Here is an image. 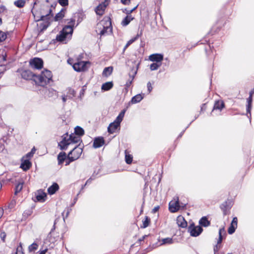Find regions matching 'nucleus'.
<instances>
[{
    "label": "nucleus",
    "mask_w": 254,
    "mask_h": 254,
    "mask_svg": "<svg viewBox=\"0 0 254 254\" xmlns=\"http://www.w3.org/2000/svg\"><path fill=\"white\" fill-rule=\"evenodd\" d=\"M224 107V103L223 101H217L215 102L214 107H213V110H219L220 111H221V110Z\"/></svg>",
    "instance_id": "22"
},
{
    "label": "nucleus",
    "mask_w": 254,
    "mask_h": 254,
    "mask_svg": "<svg viewBox=\"0 0 254 254\" xmlns=\"http://www.w3.org/2000/svg\"><path fill=\"white\" fill-rule=\"evenodd\" d=\"M75 134H71L68 136L67 133L63 136L62 140L59 143V146L61 150H66L68 146L71 144L77 143L80 141L79 136H76Z\"/></svg>",
    "instance_id": "1"
},
{
    "label": "nucleus",
    "mask_w": 254,
    "mask_h": 254,
    "mask_svg": "<svg viewBox=\"0 0 254 254\" xmlns=\"http://www.w3.org/2000/svg\"><path fill=\"white\" fill-rule=\"evenodd\" d=\"M3 214V211L2 210L0 209V218L1 217Z\"/></svg>",
    "instance_id": "62"
},
{
    "label": "nucleus",
    "mask_w": 254,
    "mask_h": 254,
    "mask_svg": "<svg viewBox=\"0 0 254 254\" xmlns=\"http://www.w3.org/2000/svg\"><path fill=\"white\" fill-rule=\"evenodd\" d=\"M82 152V148L76 146L68 153V155L71 156L72 160H76L79 158Z\"/></svg>",
    "instance_id": "10"
},
{
    "label": "nucleus",
    "mask_w": 254,
    "mask_h": 254,
    "mask_svg": "<svg viewBox=\"0 0 254 254\" xmlns=\"http://www.w3.org/2000/svg\"><path fill=\"white\" fill-rule=\"evenodd\" d=\"M133 18L131 15H127L122 21V25L124 26L127 25Z\"/></svg>",
    "instance_id": "24"
},
{
    "label": "nucleus",
    "mask_w": 254,
    "mask_h": 254,
    "mask_svg": "<svg viewBox=\"0 0 254 254\" xmlns=\"http://www.w3.org/2000/svg\"><path fill=\"white\" fill-rule=\"evenodd\" d=\"M150 221V218L146 216L145 218V220L142 221L143 225L141 227H142L143 228L147 227L149 226Z\"/></svg>",
    "instance_id": "36"
},
{
    "label": "nucleus",
    "mask_w": 254,
    "mask_h": 254,
    "mask_svg": "<svg viewBox=\"0 0 254 254\" xmlns=\"http://www.w3.org/2000/svg\"><path fill=\"white\" fill-rule=\"evenodd\" d=\"M0 238L1 239V240L4 242L5 238L6 237L5 233L4 232H1L0 234Z\"/></svg>",
    "instance_id": "48"
},
{
    "label": "nucleus",
    "mask_w": 254,
    "mask_h": 254,
    "mask_svg": "<svg viewBox=\"0 0 254 254\" xmlns=\"http://www.w3.org/2000/svg\"><path fill=\"white\" fill-rule=\"evenodd\" d=\"M63 17H64V14H63V13L61 11V12H60L58 13L56 15V16H55V17L54 19H55V21H58V20H60V19H62V18H63Z\"/></svg>",
    "instance_id": "40"
},
{
    "label": "nucleus",
    "mask_w": 254,
    "mask_h": 254,
    "mask_svg": "<svg viewBox=\"0 0 254 254\" xmlns=\"http://www.w3.org/2000/svg\"><path fill=\"white\" fill-rule=\"evenodd\" d=\"M202 230V228L200 226H195L193 223L191 224L188 228V231L190 233V236L193 237H197L199 235Z\"/></svg>",
    "instance_id": "8"
},
{
    "label": "nucleus",
    "mask_w": 254,
    "mask_h": 254,
    "mask_svg": "<svg viewBox=\"0 0 254 254\" xmlns=\"http://www.w3.org/2000/svg\"><path fill=\"white\" fill-rule=\"evenodd\" d=\"M75 95L76 92L73 89L70 87H69L67 89V93L66 95L67 96L68 99H72L75 96Z\"/></svg>",
    "instance_id": "23"
},
{
    "label": "nucleus",
    "mask_w": 254,
    "mask_h": 254,
    "mask_svg": "<svg viewBox=\"0 0 254 254\" xmlns=\"http://www.w3.org/2000/svg\"><path fill=\"white\" fill-rule=\"evenodd\" d=\"M113 71V67L112 66L107 67L104 68L103 74L105 76L109 75L111 74Z\"/></svg>",
    "instance_id": "33"
},
{
    "label": "nucleus",
    "mask_w": 254,
    "mask_h": 254,
    "mask_svg": "<svg viewBox=\"0 0 254 254\" xmlns=\"http://www.w3.org/2000/svg\"><path fill=\"white\" fill-rule=\"evenodd\" d=\"M121 2L124 4H127L129 3L130 0H121Z\"/></svg>",
    "instance_id": "53"
},
{
    "label": "nucleus",
    "mask_w": 254,
    "mask_h": 254,
    "mask_svg": "<svg viewBox=\"0 0 254 254\" xmlns=\"http://www.w3.org/2000/svg\"><path fill=\"white\" fill-rule=\"evenodd\" d=\"M6 33L0 30V42L4 41L6 39Z\"/></svg>",
    "instance_id": "41"
},
{
    "label": "nucleus",
    "mask_w": 254,
    "mask_h": 254,
    "mask_svg": "<svg viewBox=\"0 0 254 254\" xmlns=\"http://www.w3.org/2000/svg\"><path fill=\"white\" fill-rule=\"evenodd\" d=\"M31 152H34V154L35 153V149L34 148H33V149H32L31 151H30Z\"/></svg>",
    "instance_id": "63"
},
{
    "label": "nucleus",
    "mask_w": 254,
    "mask_h": 254,
    "mask_svg": "<svg viewBox=\"0 0 254 254\" xmlns=\"http://www.w3.org/2000/svg\"><path fill=\"white\" fill-rule=\"evenodd\" d=\"M24 157H25V159H29V160H30V159L32 157V155L29 152L27 153Z\"/></svg>",
    "instance_id": "52"
},
{
    "label": "nucleus",
    "mask_w": 254,
    "mask_h": 254,
    "mask_svg": "<svg viewBox=\"0 0 254 254\" xmlns=\"http://www.w3.org/2000/svg\"><path fill=\"white\" fill-rule=\"evenodd\" d=\"M84 92H85V90L83 88H82L80 90V93H79V97H78L80 99V100L82 99V97L84 96Z\"/></svg>",
    "instance_id": "47"
},
{
    "label": "nucleus",
    "mask_w": 254,
    "mask_h": 254,
    "mask_svg": "<svg viewBox=\"0 0 254 254\" xmlns=\"http://www.w3.org/2000/svg\"><path fill=\"white\" fill-rule=\"evenodd\" d=\"M137 7V5H136V6H135L134 7H133L132 9H130V10H127L126 9V13L128 14L131 13L132 12H133Z\"/></svg>",
    "instance_id": "50"
},
{
    "label": "nucleus",
    "mask_w": 254,
    "mask_h": 254,
    "mask_svg": "<svg viewBox=\"0 0 254 254\" xmlns=\"http://www.w3.org/2000/svg\"><path fill=\"white\" fill-rule=\"evenodd\" d=\"M68 98L67 96L65 95H63L62 96V99L64 103H65Z\"/></svg>",
    "instance_id": "51"
},
{
    "label": "nucleus",
    "mask_w": 254,
    "mask_h": 254,
    "mask_svg": "<svg viewBox=\"0 0 254 254\" xmlns=\"http://www.w3.org/2000/svg\"><path fill=\"white\" fill-rule=\"evenodd\" d=\"M231 224L233 225L234 226H236L237 227V224H238L237 218L236 217H234Z\"/></svg>",
    "instance_id": "45"
},
{
    "label": "nucleus",
    "mask_w": 254,
    "mask_h": 254,
    "mask_svg": "<svg viewBox=\"0 0 254 254\" xmlns=\"http://www.w3.org/2000/svg\"><path fill=\"white\" fill-rule=\"evenodd\" d=\"M74 20H71L69 25L64 26L62 31L56 37V40L60 42L64 41L68 36H70L73 32V27L74 24Z\"/></svg>",
    "instance_id": "3"
},
{
    "label": "nucleus",
    "mask_w": 254,
    "mask_h": 254,
    "mask_svg": "<svg viewBox=\"0 0 254 254\" xmlns=\"http://www.w3.org/2000/svg\"><path fill=\"white\" fill-rule=\"evenodd\" d=\"M222 233H225V230H224V228H221L219 229V238H222Z\"/></svg>",
    "instance_id": "49"
},
{
    "label": "nucleus",
    "mask_w": 254,
    "mask_h": 254,
    "mask_svg": "<svg viewBox=\"0 0 254 254\" xmlns=\"http://www.w3.org/2000/svg\"><path fill=\"white\" fill-rule=\"evenodd\" d=\"M143 98V95L142 94H137L131 99V102L133 104H135L139 102Z\"/></svg>",
    "instance_id": "25"
},
{
    "label": "nucleus",
    "mask_w": 254,
    "mask_h": 254,
    "mask_svg": "<svg viewBox=\"0 0 254 254\" xmlns=\"http://www.w3.org/2000/svg\"><path fill=\"white\" fill-rule=\"evenodd\" d=\"M125 160L127 164H130L132 161V156L129 154L127 150H125Z\"/></svg>",
    "instance_id": "30"
},
{
    "label": "nucleus",
    "mask_w": 254,
    "mask_h": 254,
    "mask_svg": "<svg viewBox=\"0 0 254 254\" xmlns=\"http://www.w3.org/2000/svg\"><path fill=\"white\" fill-rule=\"evenodd\" d=\"M59 3L63 6H65L68 5V0H58Z\"/></svg>",
    "instance_id": "43"
},
{
    "label": "nucleus",
    "mask_w": 254,
    "mask_h": 254,
    "mask_svg": "<svg viewBox=\"0 0 254 254\" xmlns=\"http://www.w3.org/2000/svg\"><path fill=\"white\" fill-rule=\"evenodd\" d=\"M108 3L107 0H105L104 2L98 5L95 9L96 14L99 15H102L104 13L105 9Z\"/></svg>",
    "instance_id": "12"
},
{
    "label": "nucleus",
    "mask_w": 254,
    "mask_h": 254,
    "mask_svg": "<svg viewBox=\"0 0 254 254\" xmlns=\"http://www.w3.org/2000/svg\"><path fill=\"white\" fill-rule=\"evenodd\" d=\"M77 200V198H75L74 199V203L72 204V205H73L76 202V201Z\"/></svg>",
    "instance_id": "64"
},
{
    "label": "nucleus",
    "mask_w": 254,
    "mask_h": 254,
    "mask_svg": "<svg viewBox=\"0 0 254 254\" xmlns=\"http://www.w3.org/2000/svg\"><path fill=\"white\" fill-rule=\"evenodd\" d=\"M22 187H23V183H18L15 187V194H17L18 192H19L22 189Z\"/></svg>",
    "instance_id": "37"
},
{
    "label": "nucleus",
    "mask_w": 254,
    "mask_h": 254,
    "mask_svg": "<svg viewBox=\"0 0 254 254\" xmlns=\"http://www.w3.org/2000/svg\"><path fill=\"white\" fill-rule=\"evenodd\" d=\"M222 241V238H219L218 240H217V244H221Z\"/></svg>",
    "instance_id": "58"
},
{
    "label": "nucleus",
    "mask_w": 254,
    "mask_h": 254,
    "mask_svg": "<svg viewBox=\"0 0 254 254\" xmlns=\"http://www.w3.org/2000/svg\"><path fill=\"white\" fill-rule=\"evenodd\" d=\"M141 35V33H140V34H137V35L131 39L130 40H129L127 42V43L126 44V45H125L124 48V51H125L126 49L133 42H134L135 41H136L139 37H140Z\"/></svg>",
    "instance_id": "27"
},
{
    "label": "nucleus",
    "mask_w": 254,
    "mask_h": 254,
    "mask_svg": "<svg viewBox=\"0 0 254 254\" xmlns=\"http://www.w3.org/2000/svg\"><path fill=\"white\" fill-rule=\"evenodd\" d=\"M180 208L179 204V198L177 197L176 200H172L170 202L169 204V210L173 213L176 212L179 210Z\"/></svg>",
    "instance_id": "11"
},
{
    "label": "nucleus",
    "mask_w": 254,
    "mask_h": 254,
    "mask_svg": "<svg viewBox=\"0 0 254 254\" xmlns=\"http://www.w3.org/2000/svg\"><path fill=\"white\" fill-rule=\"evenodd\" d=\"M35 197L38 201H44L45 197H46V194L42 190H39L35 193Z\"/></svg>",
    "instance_id": "18"
},
{
    "label": "nucleus",
    "mask_w": 254,
    "mask_h": 254,
    "mask_svg": "<svg viewBox=\"0 0 254 254\" xmlns=\"http://www.w3.org/2000/svg\"><path fill=\"white\" fill-rule=\"evenodd\" d=\"M67 156L64 152H60L58 155V160L59 165L63 163L64 161L65 160Z\"/></svg>",
    "instance_id": "21"
},
{
    "label": "nucleus",
    "mask_w": 254,
    "mask_h": 254,
    "mask_svg": "<svg viewBox=\"0 0 254 254\" xmlns=\"http://www.w3.org/2000/svg\"><path fill=\"white\" fill-rule=\"evenodd\" d=\"M92 180V178H89L88 180H87V181H86V183H85V185L88 184H90L91 183V181Z\"/></svg>",
    "instance_id": "57"
},
{
    "label": "nucleus",
    "mask_w": 254,
    "mask_h": 254,
    "mask_svg": "<svg viewBox=\"0 0 254 254\" xmlns=\"http://www.w3.org/2000/svg\"><path fill=\"white\" fill-rule=\"evenodd\" d=\"M75 134L79 136H82L84 133V129L80 127L77 126L74 128Z\"/></svg>",
    "instance_id": "28"
},
{
    "label": "nucleus",
    "mask_w": 254,
    "mask_h": 254,
    "mask_svg": "<svg viewBox=\"0 0 254 254\" xmlns=\"http://www.w3.org/2000/svg\"><path fill=\"white\" fill-rule=\"evenodd\" d=\"M223 214H224V215H225L228 214V211L227 210V209H223Z\"/></svg>",
    "instance_id": "59"
},
{
    "label": "nucleus",
    "mask_w": 254,
    "mask_h": 254,
    "mask_svg": "<svg viewBox=\"0 0 254 254\" xmlns=\"http://www.w3.org/2000/svg\"><path fill=\"white\" fill-rule=\"evenodd\" d=\"M67 63L70 64H72L73 69L78 72L85 70L86 69V64L89 63V62L84 61H77L73 63V60L71 59L67 60Z\"/></svg>",
    "instance_id": "5"
},
{
    "label": "nucleus",
    "mask_w": 254,
    "mask_h": 254,
    "mask_svg": "<svg viewBox=\"0 0 254 254\" xmlns=\"http://www.w3.org/2000/svg\"><path fill=\"white\" fill-rule=\"evenodd\" d=\"M125 113V110L122 111L116 118L114 122L109 125L108 127V131L109 133H113L115 132L118 128L120 127V124L123 120Z\"/></svg>",
    "instance_id": "4"
},
{
    "label": "nucleus",
    "mask_w": 254,
    "mask_h": 254,
    "mask_svg": "<svg viewBox=\"0 0 254 254\" xmlns=\"http://www.w3.org/2000/svg\"><path fill=\"white\" fill-rule=\"evenodd\" d=\"M52 72L50 70L45 69L41 72V74L36 75L34 78V81L36 84L44 87L52 81Z\"/></svg>",
    "instance_id": "2"
},
{
    "label": "nucleus",
    "mask_w": 254,
    "mask_h": 254,
    "mask_svg": "<svg viewBox=\"0 0 254 254\" xmlns=\"http://www.w3.org/2000/svg\"><path fill=\"white\" fill-rule=\"evenodd\" d=\"M29 64L32 68L39 69L43 67V62L40 58H34L30 60Z\"/></svg>",
    "instance_id": "7"
},
{
    "label": "nucleus",
    "mask_w": 254,
    "mask_h": 254,
    "mask_svg": "<svg viewBox=\"0 0 254 254\" xmlns=\"http://www.w3.org/2000/svg\"><path fill=\"white\" fill-rule=\"evenodd\" d=\"M38 248V245L36 243H33L30 245L28 247V251L29 252H34Z\"/></svg>",
    "instance_id": "34"
},
{
    "label": "nucleus",
    "mask_w": 254,
    "mask_h": 254,
    "mask_svg": "<svg viewBox=\"0 0 254 254\" xmlns=\"http://www.w3.org/2000/svg\"><path fill=\"white\" fill-rule=\"evenodd\" d=\"M147 236L146 235H145L144 236H143L141 239H139V241H143L144 239H145V238Z\"/></svg>",
    "instance_id": "60"
},
{
    "label": "nucleus",
    "mask_w": 254,
    "mask_h": 254,
    "mask_svg": "<svg viewBox=\"0 0 254 254\" xmlns=\"http://www.w3.org/2000/svg\"><path fill=\"white\" fill-rule=\"evenodd\" d=\"M52 11L51 7L49 5H43L41 10V20H49L53 16Z\"/></svg>",
    "instance_id": "6"
},
{
    "label": "nucleus",
    "mask_w": 254,
    "mask_h": 254,
    "mask_svg": "<svg viewBox=\"0 0 254 254\" xmlns=\"http://www.w3.org/2000/svg\"><path fill=\"white\" fill-rule=\"evenodd\" d=\"M21 76L26 80H33L34 81L36 75L29 70H25L21 72Z\"/></svg>",
    "instance_id": "15"
},
{
    "label": "nucleus",
    "mask_w": 254,
    "mask_h": 254,
    "mask_svg": "<svg viewBox=\"0 0 254 254\" xmlns=\"http://www.w3.org/2000/svg\"><path fill=\"white\" fill-rule=\"evenodd\" d=\"M252 97L249 96L248 99V105L247 106V114H249L251 116V110L252 109Z\"/></svg>",
    "instance_id": "32"
},
{
    "label": "nucleus",
    "mask_w": 254,
    "mask_h": 254,
    "mask_svg": "<svg viewBox=\"0 0 254 254\" xmlns=\"http://www.w3.org/2000/svg\"><path fill=\"white\" fill-rule=\"evenodd\" d=\"M32 164L30 160L25 159V157H23L21 159V164L20 168L24 171H26L30 169L31 167Z\"/></svg>",
    "instance_id": "14"
},
{
    "label": "nucleus",
    "mask_w": 254,
    "mask_h": 254,
    "mask_svg": "<svg viewBox=\"0 0 254 254\" xmlns=\"http://www.w3.org/2000/svg\"><path fill=\"white\" fill-rule=\"evenodd\" d=\"M147 86L148 91L149 93H150L152 91V90L153 89L152 85H151V83H150V82H148L147 83Z\"/></svg>",
    "instance_id": "46"
},
{
    "label": "nucleus",
    "mask_w": 254,
    "mask_h": 254,
    "mask_svg": "<svg viewBox=\"0 0 254 254\" xmlns=\"http://www.w3.org/2000/svg\"><path fill=\"white\" fill-rule=\"evenodd\" d=\"M173 243V240L172 238H166L165 239H163L162 240V243L161 245H165V244H171Z\"/></svg>",
    "instance_id": "35"
},
{
    "label": "nucleus",
    "mask_w": 254,
    "mask_h": 254,
    "mask_svg": "<svg viewBox=\"0 0 254 254\" xmlns=\"http://www.w3.org/2000/svg\"><path fill=\"white\" fill-rule=\"evenodd\" d=\"M15 254H24V253L22 251V247L21 244L19 246H18L17 248L16 252L15 253Z\"/></svg>",
    "instance_id": "44"
},
{
    "label": "nucleus",
    "mask_w": 254,
    "mask_h": 254,
    "mask_svg": "<svg viewBox=\"0 0 254 254\" xmlns=\"http://www.w3.org/2000/svg\"><path fill=\"white\" fill-rule=\"evenodd\" d=\"M25 3V0H17L14 2V4L18 8H22L24 6Z\"/></svg>",
    "instance_id": "29"
},
{
    "label": "nucleus",
    "mask_w": 254,
    "mask_h": 254,
    "mask_svg": "<svg viewBox=\"0 0 254 254\" xmlns=\"http://www.w3.org/2000/svg\"><path fill=\"white\" fill-rule=\"evenodd\" d=\"M159 207L158 206H156V207H155L153 210H152V212L153 213H155L156 212H157L158 210H159Z\"/></svg>",
    "instance_id": "55"
},
{
    "label": "nucleus",
    "mask_w": 254,
    "mask_h": 254,
    "mask_svg": "<svg viewBox=\"0 0 254 254\" xmlns=\"http://www.w3.org/2000/svg\"><path fill=\"white\" fill-rule=\"evenodd\" d=\"M161 65V64L153 63L150 64V68L151 70H157Z\"/></svg>",
    "instance_id": "38"
},
{
    "label": "nucleus",
    "mask_w": 254,
    "mask_h": 254,
    "mask_svg": "<svg viewBox=\"0 0 254 254\" xmlns=\"http://www.w3.org/2000/svg\"><path fill=\"white\" fill-rule=\"evenodd\" d=\"M138 69V65L135 67H132L131 69V71L129 73V79L127 81L126 85L127 87H128L131 84L132 82L137 73Z\"/></svg>",
    "instance_id": "13"
},
{
    "label": "nucleus",
    "mask_w": 254,
    "mask_h": 254,
    "mask_svg": "<svg viewBox=\"0 0 254 254\" xmlns=\"http://www.w3.org/2000/svg\"><path fill=\"white\" fill-rule=\"evenodd\" d=\"M219 248H220V247H219L218 245H216L214 248V253H215L216 252H218Z\"/></svg>",
    "instance_id": "54"
},
{
    "label": "nucleus",
    "mask_w": 254,
    "mask_h": 254,
    "mask_svg": "<svg viewBox=\"0 0 254 254\" xmlns=\"http://www.w3.org/2000/svg\"><path fill=\"white\" fill-rule=\"evenodd\" d=\"M72 158H71L70 156L67 155L66 158L64 160L65 162V165L67 166L71 162L74 161V160H72Z\"/></svg>",
    "instance_id": "42"
},
{
    "label": "nucleus",
    "mask_w": 254,
    "mask_h": 254,
    "mask_svg": "<svg viewBox=\"0 0 254 254\" xmlns=\"http://www.w3.org/2000/svg\"><path fill=\"white\" fill-rule=\"evenodd\" d=\"M47 251H48V249H45V250L41 251L39 254H46Z\"/></svg>",
    "instance_id": "56"
},
{
    "label": "nucleus",
    "mask_w": 254,
    "mask_h": 254,
    "mask_svg": "<svg viewBox=\"0 0 254 254\" xmlns=\"http://www.w3.org/2000/svg\"><path fill=\"white\" fill-rule=\"evenodd\" d=\"M237 227V226H234L233 225L231 224V225H230V226L229 227V229L228 230V233L229 234H233L235 232V230H236Z\"/></svg>",
    "instance_id": "39"
},
{
    "label": "nucleus",
    "mask_w": 254,
    "mask_h": 254,
    "mask_svg": "<svg viewBox=\"0 0 254 254\" xmlns=\"http://www.w3.org/2000/svg\"><path fill=\"white\" fill-rule=\"evenodd\" d=\"M111 25V22H107V24L106 26L104 25V22L101 21L97 24V32H98L99 34L101 35H104L107 31V30L109 29V26Z\"/></svg>",
    "instance_id": "9"
},
{
    "label": "nucleus",
    "mask_w": 254,
    "mask_h": 254,
    "mask_svg": "<svg viewBox=\"0 0 254 254\" xmlns=\"http://www.w3.org/2000/svg\"><path fill=\"white\" fill-rule=\"evenodd\" d=\"M105 141L103 137H99L94 139L93 146L95 148H99L103 145Z\"/></svg>",
    "instance_id": "17"
},
{
    "label": "nucleus",
    "mask_w": 254,
    "mask_h": 254,
    "mask_svg": "<svg viewBox=\"0 0 254 254\" xmlns=\"http://www.w3.org/2000/svg\"><path fill=\"white\" fill-rule=\"evenodd\" d=\"M177 223L179 227L186 228L187 226V222L182 216H179L177 218Z\"/></svg>",
    "instance_id": "19"
},
{
    "label": "nucleus",
    "mask_w": 254,
    "mask_h": 254,
    "mask_svg": "<svg viewBox=\"0 0 254 254\" xmlns=\"http://www.w3.org/2000/svg\"><path fill=\"white\" fill-rule=\"evenodd\" d=\"M254 93V91L252 90L250 92V96L252 97L253 94Z\"/></svg>",
    "instance_id": "61"
},
{
    "label": "nucleus",
    "mask_w": 254,
    "mask_h": 254,
    "mask_svg": "<svg viewBox=\"0 0 254 254\" xmlns=\"http://www.w3.org/2000/svg\"><path fill=\"white\" fill-rule=\"evenodd\" d=\"M59 189V185L57 183H54L48 189V192L50 194H54Z\"/></svg>",
    "instance_id": "20"
},
{
    "label": "nucleus",
    "mask_w": 254,
    "mask_h": 254,
    "mask_svg": "<svg viewBox=\"0 0 254 254\" xmlns=\"http://www.w3.org/2000/svg\"><path fill=\"white\" fill-rule=\"evenodd\" d=\"M149 59L152 62H156L157 63H161L163 60V55L161 54H154L151 55Z\"/></svg>",
    "instance_id": "16"
},
{
    "label": "nucleus",
    "mask_w": 254,
    "mask_h": 254,
    "mask_svg": "<svg viewBox=\"0 0 254 254\" xmlns=\"http://www.w3.org/2000/svg\"><path fill=\"white\" fill-rule=\"evenodd\" d=\"M113 86L112 82H107L102 84L101 88L104 91H107L111 89Z\"/></svg>",
    "instance_id": "26"
},
{
    "label": "nucleus",
    "mask_w": 254,
    "mask_h": 254,
    "mask_svg": "<svg viewBox=\"0 0 254 254\" xmlns=\"http://www.w3.org/2000/svg\"><path fill=\"white\" fill-rule=\"evenodd\" d=\"M199 224L204 227H207L210 225V222L207 220L206 217H203L199 220Z\"/></svg>",
    "instance_id": "31"
}]
</instances>
